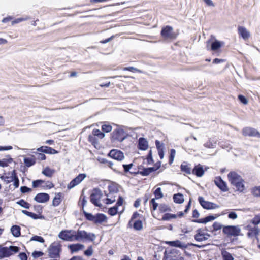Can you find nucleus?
Returning a JSON list of instances; mask_svg holds the SVG:
<instances>
[{"label":"nucleus","instance_id":"obj_4","mask_svg":"<svg viewBox=\"0 0 260 260\" xmlns=\"http://www.w3.org/2000/svg\"><path fill=\"white\" fill-rule=\"evenodd\" d=\"M96 238L94 233H88L84 230H78L76 231L75 240L77 241H93Z\"/></svg>","mask_w":260,"mask_h":260},{"label":"nucleus","instance_id":"obj_47","mask_svg":"<svg viewBox=\"0 0 260 260\" xmlns=\"http://www.w3.org/2000/svg\"><path fill=\"white\" fill-rule=\"evenodd\" d=\"M177 217L176 214H173L171 213H165L162 217V220L164 221L169 220L172 218H176Z\"/></svg>","mask_w":260,"mask_h":260},{"label":"nucleus","instance_id":"obj_53","mask_svg":"<svg viewBox=\"0 0 260 260\" xmlns=\"http://www.w3.org/2000/svg\"><path fill=\"white\" fill-rule=\"evenodd\" d=\"M20 190L22 193L25 194L31 192L32 189L27 186H22L20 188Z\"/></svg>","mask_w":260,"mask_h":260},{"label":"nucleus","instance_id":"obj_64","mask_svg":"<svg viewBox=\"0 0 260 260\" xmlns=\"http://www.w3.org/2000/svg\"><path fill=\"white\" fill-rule=\"evenodd\" d=\"M18 256L21 260H27L28 259L27 255L24 252H20Z\"/></svg>","mask_w":260,"mask_h":260},{"label":"nucleus","instance_id":"obj_44","mask_svg":"<svg viewBox=\"0 0 260 260\" xmlns=\"http://www.w3.org/2000/svg\"><path fill=\"white\" fill-rule=\"evenodd\" d=\"M221 255L223 260H234V257L232 254L226 250L222 251Z\"/></svg>","mask_w":260,"mask_h":260},{"label":"nucleus","instance_id":"obj_1","mask_svg":"<svg viewBox=\"0 0 260 260\" xmlns=\"http://www.w3.org/2000/svg\"><path fill=\"white\" fill-rule=\"evenodd\" d=\"M228 178L231 183L236 188L237 191L243 192L245 189L244 180L242 178L235 172L229 173Z\"/></svg>","mask_w":260,"mask_h":260},{"label":"nucleus","instance_id":"obj_37","mask_svg":"<svg viewBox=\"0 0 260 260\" xmlns=\"http://www.w3.org/2000/svg\"><path fill=\"white\" fill-rule=\"evenodd\" d=\"M55 171L54 169H51L49 167H46L42 171V173L46 177H51Z\"/></svg>","mask_w":260,"mask_h":260},{"label":"nucleus","instance_id":"obj_54","mask_svg":"<svg viewBox=\"0 0 260 260\" xmlns=\"http://www.w3.org/2000/svg\"><path fill=\"white\" fill-rule=\"evenodd\" d=\"M93 250L92 246H89L87 249L84 251V254L87 256H90L93 254Z\"/></svg>","mask_w":260,"mask_h":260},{"label":"nucleus","instance_id":"obj_56","mask_svg":"<svg viewBox=\"0 0 260 260\" xmlns=\"http://www.w3.org/2000/svg\"><path fill=\"white\" fill-rule=\"evenodd\" d=\"M44 253L42 251L35 250L32 253V256L35 259H37L39 257L43 256Z\"/></svg>","mask_w":260,"mask_h":260},{"label":"nucleus","instance_id":"obj_41","mask_svg":"<svg viewBox=\"0 0 260 260\" xmlns=\"http://www.w3.org/2000/svg\"><path fill=\"white\" fill-rule=\"evenodd\" d=\"M16 204L27 209H29L31 206V205L24 199L19 200L16 202Z\"/></svg>","mask_w":260,"mask_h":260},{"label":"nucleus","instance_id":"obj_46","mask_svg":"<svg viewBox=\"0 0 260 260\" xmlns=\"http://www.w3.org/2000/svg\"><path fill=\"white\" fill-rule=\"evenodd\" d=\"M221 47V44L219 41L216 40L211 43V48L212 50L216 51Z\"/></svg>","mask_w":260,"mask_h":260},{"label":"nucleus","instance_id":"obj_38","mask_svg":"<svg viewBox=\"0 0 260 260\" xmlns=\"http://www.w3.org/2000/svg\"><path fill=\"white\" fill-rule=\"evenodd\" d=\"M217 143V139L213 138H210L208 142L205 143L204 146L208 148H213L216 146Z\"/></svg>","mask_w":260,"mask_h":260},{"label":"nucleus","instance_id":"obj_58","mask_svg":"<svg viewBox=\"0 0 260 260\" xmlns=\"http://www.w3.org/2000/svg\"><path fill=\"white\" fill-rule=\"evenodd\" d=\"M150 205L153 211H155L157 209L158 205L155 202V198H153L150 201Z\"/></svg>","mask_w":260,"mask_h":260},{"label":"nucleus","instance_id":"obj_23","mask_svg":"<svg viewBox=\"0 0 260 260\" xmlns=\"http://www.w3.org/2000/svg\"><path fill=\"white\" fill-rule=\"evenodd\" d=\"M138 148L141 150H147L148 148L147 140L144 138H140L138 141Z\"/></svg>","mask_w":260,"mask_h":260},{"label":"nucleus","instance_id":"obj_49","mask_svg":"<svg viewBox=\"0 0 260 260\" xmlns=\"http://www.w3.org/2000/svg\"><path fill=\"white\" fill-rule=\"evenodd\" d=\"M159 210L160 212H165L166 211H170L171 208L165 204H161L159 206Z\"/></svg>","mask_w":260,"mask_h":260},{"label":"nucleus","instance_id":"obj_42","mask_svg":"<svg viewBox=\"0 0 260 260\" xmlns=\"http://www.w3.org/2000/svg\"><path fill=\"white\" fill-rule=\"evenodd\" d=\"M118 208L117 206L114 205L109 208L108 213L110 216H113L116 215L118 213Z\"/></svg>","mask_w":260,"mask_h":260},{"label":"nucleus","instance_id":"obj_20","mask_svg":"<svg viewBox=\"0 0 260 260\" xmlns=\"http://www.w3.org/2000/svg\"><path fill=\"white\" fill-rule=\"evenodd\" d=\"M120 186L116 182H110V184L108 186V190L110 194L117 193L119 191V189Z\"/></svg>","mask_w":260,"mask_h":260},{"label":"nucleus","instance_id":"obj_60","mask_svg":"<svg viewBox=\"0 0 260 260\" xmlns=\"http://www.w3.org/2000/svg\"><path fill=\"white\" fill-rule=\"evenodd\" d=\"M252 194L255 197H260V186L254 187L252 191Z\"/></svg>","mask_w":260,"mask_h":260},{"label":"nucleus","instance_id":"obj_13","mask_svg":"<svg viewBox=\"0 0 260 260\" xmlns=\"http://www.w3.org/2000/svg\"><path fill=\"white\" fill-rule=\"evenodd\" d=\"M242 134L245 136L260 138V133L255 128L246 127L242 129Z\"/></svg>","mask_w":260,"mask_h":260},{"label":"nucleus","instance_id":"obj_24","mask_svg":"<svg viewBox=\"0 0 260 260\" xmlns=\"http://www.w3.org/2000/svg\"><path fill=\"white\" fill-rule=\"evenodd\" d=\"M216 218V216L214 215H209L206 216L204 218L199 219H193L192 220V222L198 223H207L209 221H211L214 220Z\"/></svg>","mask_w":260,"mask_h":260},{"label":"nucleus","instance_id":"obj_63","mask_svg":"<svg viewBox=\"0 0 260 260\" xmlns=\"http://www.w3.org/2000/svg\"><path fill=\"white\" fill-rule=\"evenodd\" d=\"M110 198H107L105 200V203L107 205L111 204L115 202V197H113L112 196H110Z\"/></svg>","mask_w":260,"mask_h":260},{"label":"nucleus","instance_id":"obj_8","mask_svg":"<svg viewBox=\"0 0 260 260\" xmlns=\"http://www.w3.org/2000/svg\"><path fill=\"white\" fill-rule=\"evenodd\" d=\"M161 35L165 39L173 40L176 37L173 27L168 25L161 29Z\"/></svg>","mask_w":260,"mask_h":260},{"label":"nucleus","instance_id":"obj_14","mask_svg":"<svg viewBox=\"0 0 260 260\" xmlns=\"http://www.w3.org/2000/svg\"><path fill=\"white\" fill-rule=\"evenodd\" d=\"M50 196L48 193L40 192L37 193L34 198V200L39 203H46L49 201Z\"/></svg>","mask_w":260,"mask_h":260},{"label":"nucleus","instance_id":"obj_31","mask_svg":"<svg viewBox=\"0 0 260 260\" xmlns=\"http://www.w3.org/2000/svg\"><path fill=\"white\" fill-rule=\"evenodd\" d=\"M143 219L138 218L134 221L133 226L136 231H141L143 229V225L142 222Z\"/></svg>","mask_w":260,"mask_h":260},{"label":"nucleus","instance_id":"obj_61","mask_svg":"<svg viewBox=\"0 0 260 260\" xmlns=\"http://www.w3.org/2000/svg\"><path fill=\"white\" fill-rule=\"evenodd\" d=\"M137 218L140 219H143V217L142 215H140L138 212H135L133 214V215L131 217V221L133 220H136Z\"/></svg>","mask_w":260,"mask_h":260},{"label":"nucleus","instance_id":"obj_7","mask_svg":"<svg viewBox=\"0 0 260 260\" xmlns=\"http://www.w3.org/2000/svg\"><path fill=\"white\" fill-rule=\"evenodd\" d=\"M163 260H184V258L181 256L178 250L172 249L169 251H165Z\"/></svg>","mask_w":260,"mask_h":260},{"label":"nucleus","instance_id":"obj_9","mask_svg":"<svg viewBox=\"0 0 260 260\" xmlns=\"http://www.w3.org/2000/svg\"><path fill=\"white\" fill-rule=\"evenodd\" d=\"M241 230L238 226L228 225L224 226L223 232L228 236H237L239 235Z\"/></svg>","mask_w":260,"mask_h":260},{"label":"nucleus","instance_id":"obj_57","mask_svg":"<svg viewBox=\"0 0 260 260\" xmlns=\"http://www.w3.org/2000/svg\"><path fill=\"white\" fill-rule=\"evenodd\" d=\"M34 209L38 213V215L42 214L43 212V206L41 205H35L34 206Z\"/></svg>","mask_w":260,"mask_h":260},{"label":"nucleus","instance_id":"obj_15","mask_svg":"<svg viewBox=\"0 0 260 260\" xmlns=\"http://www.w3.org/2000/svg\"><path fill=\"white\" fill-rule=\"evenodd\" d=\"M37 151L48 154H55L58 153L57 150L48 146H42L38 148Z\"/></svg>","mask_w":260,"mask_h":260},{"label":"nucleus","instance_id":"obj_25","mask_svg":"<svg viewBox=\"0 0 260 260\" xmlns=\"http://www.w3.org/2000/svg\"><path fill=\"white\" fill-rule=\"evenodd\" d=\"M238 33L244 40L247 39L250 37V33L247 29L243 27L239 26L238 28Z\"/></svg>","mask_w":260,"mask_h":260},{"label":"nucleus","instance_id":"obj_11","mask_svg":"<svg viewBox=\"0 0 260 260\" xmlns=\"http://www.w3.org/2000/svg\"><path fill=\"white\" fill-rule=\"evenodd\" d=\"M198 201L202 207L206 209H214L219 207V206L215 203L205 201L203 197H199Z\"/></svg>","mask_w":260,"mask_h":260},{"label":"nucleus","instance_id":"obj_34","mask_svg":"<svg viewBox=\"0 0 260 260\" xmlns=\"http://www.w3.org/2000/svg\"><path fill=\"white\" fill-rule=\"evenodd\" d=\"M10 256V253H9L7 247H3L0 245V259L9 257Z\"/></svg>","mask_w":260,"mask_h":260},{"label":"nucleus","instance_id":"obj_35","mask_svg":"<svg viewBox=\"0 0 260 260\" xmlns=\"http://www.w3.org/2000/svg\"><path fill=\"white\" fill-rule=\"evenodd\" d=\"M181 170L188 174H190L191 173V168L190 164H188L186 162H183L180 166Z\"/></svg>","mask_w":260,"mask_h":260},{"label":"nucleus","instance_id":"obj_32","mask_svg":"<svg viewBox=\"0 0 260 260\" xmlns=\"http://www.w3.org/2000/svg\"><path fill=\"white\" fill-rule=\"evenodd\" d=\"M210 236V235L208 233H206V234H201L199 233L198 235H194V237L197 242H202L207 240Z\"/></svg>","mask_w":260,"mask_h":260},{"label":"nucleus","instance_id":"obj_22","mask_svg":"<svg viewBox=\"0 0 260 260\" xmlns=\"http://www.w3.org/2000/svg\"><path fill=\"white\" fill-rule=\"evenodd\" d=\"M63 198V196L62 193H56L55 197L53 198L52 205L54 207L58 206L61 203Z\"/></svg>","mask_w":260,"mask_h":260},{"label":"nucleus","instance_id":"obj_17","mask_svg":"<svg viewBox=\"0 0 260 260\" xmlns=\"http://www.w3.org/2000/svg\"><path fill=\"white\" fill-rule=\"evenodd\" d=\"M85 246L81 243L71 244L68 246V248L70 249L71 254H74L82 250L84 248Z\"/></svg>","mask_w":260,"mask_h":260},{"label":"nucleus","instance_id":"obj_2","mask_svg":"<svg viewBox=\"0 0 260 260\" xmlns=\"http://www.w3.org/2000/svg\"><path fill=\"white\" fill-rule=\"evenodd\" d=\"M84 212L85 218L88 221L93 222L95 224H102L107 220V216L103 213H98L93 215L91 213Z\"/></svg>","mask_w":260,"mask_h":260},{"label":"nucleus","instance_id":"obj_45","mask_svg":"<svg viewBox=\"0 0 260 260\" xmlns=\"http://www.w3.org/2000/svg\"><path fill=\"white\" fill-rule=\"evenodd\" d=\"M45 181L42 179H37L34 180L32 182V187L34 188L39 187Z\"/></svg>","mask_w":260,"mask_h":260},{"label":"nucleus","instance_id":"obj_18","mask_svg":"<svg viewBox=\"0 0 260 260\" xmlns=\"http://www.w3.org/2000/svg\"><path fill=\"white\" fill-rule=\"evenodd\" d=\"M102 196L101 190L99 188H94L90 195V202L92 203V202L100 200Z\"/></svg>","mask_w":260,"mask_h":260},{"label":"nucleus","instance_id":"obj_50","mask_svg":"<svg viewBox=\"0 0 260 260\" xmlns=\"http://www.w3.org/2000/svg\"><path fill=\"white\" fill-rule=\"evenodd\" d=\"M112 129V126L109 124H104L102 125V130L103 132L109 133Z\"/></svg>","mask_w":260,"mask_h":260},{"label":"nucleus","instance_id":"obj_40","mask_svg":"<svg viewBox=\"0 0 260 260\" xmlns=\"http://www.w3.org/2000/svg\"><path fill=\"white\" fill-rule=\"evenodd\" d=\"M10 253V256H12L19 252L20 248L18 246L11 245L9 247H7Z\"/></svg>","mask_w":260,"mask_h":260},{"label":"nucleus","instance_id":"obj_5","mask_svg":"<svg viewBox=\"0 0 260 260\" xmlns=\"http://www.w3.org/2000/svg\"><path fill=\"white\" fill-rule=\"evenodd\" d=\"M127 135L124 131L121 128H116L111 134L110 140L111 142H122L126 139Z\"/></svg>","mask_w":260,"mask_h":260},{"label":"nucleus","instance_id":"obj_27","mask_svg":"<svg viewBox=\"0 0 260 260\" xmlns=\"http://www.w3.org/2000/svg\"><path fill=\"white\" fill-rule=\"evenodd\" d=\"M23 161L26 167L28 168L35 165L36 162V158L33 155L30 157H25Z\"/></svg>","mask_w":260,"mask_h":260},{"label":"nucleus","instance_id":"obj_51","mask_svg":"<svg viewBox=\"0 0 260 260\" xmlns=\"http://www.w3.org/2000/svg\"><path fill=\"white\" fill-rule=\"evenodd\" d=\"M154 194L156 199H160L163 197V194L161 192V189L160 187L157 188L154 192Z\"/></svg>","mask_w":260,"mask_h":260},{"label":"nucleus","instance_id":"obj_39","mask_svg":"<svg viewBox=\"0 0 260 260\" xmlns=\"http://www.w3.org/2000/svg\"><path fill=\"white\" fill-rule=\"evenodd\" d=\"M173 200L175 203L178 204H181L184 201L183 194L180 193L174 194Z\"/></svg>","mask_w":260,"mask_h":260},{"label":"nucleus","instance_id":"obj_3","mask_svg":"<svg viewBox=\"0 0 260 260\" xmlns=\"http://www.w3.org/2000/svg\"><path fill=\"white\" fill-rule=\"evenodd\" d=\"M62 245L59 242L52 243L48 248V255L51 258H59L62 251Z\"/></svg>","mask_w":260,"mask_h":260},{"label":"nucleus","instance_id":"obj_28","mask_svg":"<svg viewBox=\"0 0 260 260\" xmlns=\"http://www.w3.org/2000/svg\"><path fill=\"white\" fill-rule=\"evenodd\" d=\"M160 168V163L158 164V167L156 168L155 167H149L147 168H144L141 171L140 173L142 176H146L149 175L153 171H155L158 169Z\"/></svg>","mask_w":260,"mask_h":260},{"label":"nucleus","instance_id":"obj_48","mask_svg":"<svg viewBox=\"0 0 260 260\" xmlns=\"http://www.w3.org/2000/svg\"><path fill=\"white\" fill-rule=\"evenodd\" d=\"M30 241H36L41 243H44L45 242V239H44V238L38 235L33 236L30 238Z\"/></svg>","mask_w":260,"mask_h":260},{"label":"nucleus","instance_id":"obj_52","mask_svg":"<svg viewBox=\"0 0 260 260\" xmlns=\"http://www.w3.org/2000/svg\"><path fill=\"white\" fill-rule=\"evenodd\" d=\"M88 140L93 145H95L98 143V140L93 135H89L88 137Z\"/></svg>","mask_w":260,"mask_h":260},{"label":"nucleus","instance_id":"obj_21","mask_svg":"<svg viewBox=\"0 0 260 260\" xmlns=\"http://www.w3.org/2000/svg\"><path fill=\"white\" fill-rule=\"evenodd\" d=\"M165 243L170 246L178 247L182 249L186 248L187 247V245L182 244L181 242L178 240L172 241H166Z\"/></svg>","mask_w":260,"mask_h":260},{"label":"nucleus","instance_id":"obj_6","mask_svg":"<svg viewBox=\"0 0 260 260\" xmlns=\"http://www.w3.org/2000/svg\"><path fill=\"white\" fill-rule=\"evenodd\" d=\"M76 231L73 230H63L58 235L59 239L64 241H76Z\"/></svg>","mask_w":260,"mask_h":260},{"label":"nucleus","instance_id":"obj_26","mask_svg":"<svg viewBox=\"0 0 260 260\" xmlns=\"http://www.w3.org/2000/svg\"><path fill=\"white\" fill-rule=\"evenodd\" d=\"M192 172L197 177H201L204 175V170L203 166L199 164L194 167Z\"/></svg>","mask_w":260,"mask_h":260},{"label":"nucleus","instance_id":"obj_59","mask_svg":"<svg viewBox=\"0 0 260 260\" xmlns=\"http://www.w3.org/2000/svg\"><path fill=\"white\" fill-rule=\"evenodd\" d=\"M35 154L37 155V159L40 160H44L46 159V156L43 153H38L33 152Z\"/></svg>","mask_w":260,"mask_h":260},{"label":"nucleus","instance_id":"obj_12","mask_svg":"<svg viewBox=\"0 0 260 260\" xmlns=\"http://www.w3.org/2000/svg\"><path fill=\"white\" fill-rule=\"evenodd\" d=\"M107 155L108 156L118 161H121L124 157L123 153L121 150L115 149L111 150Z\"/></svg>","mask_w":260,"mask_h":260},{"label":"nucleus","instance_id":"obj_62","mask_svg":"<svg viewBox=\"0 0 260 260\" xmlns=\"http://www.w3.org/2000/svg\"><path fill=\"white\" fill-rule=\"evenodd\" d=\"M7 179H11L12 180L18 179L17 173L15 170H13L11 172V176L10 177H7Z\"/></svg>","mask_w":260,"mask_h":260},{"label":"nucleus","instance_id":"obj_43","mask_svg":"<svg viewBox=\"0 0 260 260\" xmlns=\"http://www.w3.org/2000/svg\"><path fill=\"white\" fill-rule=\"evenodd\" d=\"M92 134L94 136H97L100 139L103 138L105 136L103 131H101L99 129H94L92 132Z\"/></svg>","mask_w":260,"mask_h":260},{"label":"nucleus","instance_id":"obj_33","mask_svg":"<svg viewBox=\"0 0 260 260\" xmlns=\"http://www.w3.org/2000/svg\"><path fill=\"white\" fill-rule=\"evenodd\" d=\"M259 232V230L258 227L255 226L254 227H250L248 229L247 235L249 237H252L257 236Z\"/></svg>","mask_w":260,"mask_h":260},{"label":"nucleus","instance_id":"obj_10","mask_svg":"<svg viewBox=\"0 0 260 260\" xmlns=\"http://www.w3.org/2000/svg\"><path fill=\"white\" fill-rule=\"evenodd\" d=\"M86 177V174L85 173H80L75 178L71 180L69 184L67 185V188L71 189L74 188L75 186L81 183Z\"/></svg>","mask_w":260,"mask_h":260},{"label":"nucleus","instance_id":"obj_29","mask_svg":"<svg viewBox=\"0 0 260 260\" xmlns=\"http://www.w3.org/2000/svg\"><path fill=\"white\" fill-rule=\"evenodd\" d=\"M7 158L0 159V167L5 168L8 166L9 164L13 161V159L11 157L10 155L6 156Z\"/></svg>","mask_w":260,"mask_h":260},{"label":"nucleus","instance_id":"obj_55","mask_svg":"<svg viewBox=\"0 0 260 260\" xmlns=\"http://www.w3.org/2000/svg\"><path fill=\"white\" fill-rule=\"evenodd\" d=\"M175 154H176L175 150L174 149H171L170 154V156H169V162L170 164H172V162H173L174 157L175 156Z\"/></svg>","mask_w":260,"mask_h":260},{"label":"nucleus","instance_id":"obj_36","mask_svg":"<svg viewBox=\"0 0 260 260\" xmlns=\"http://www.w3.org/2000/svg\"><path fill=\"white\" fill-rule=\"evenodd\" d=\"M87 203V200L86 199V196L82 194L80 198V201L79 202V205L81 207V211L82 212V214L84 216V212H86L84 210V206L86 205Z\"/></svg>","mask_w":260,"mask_h":260},{"label":"nucleus","instance_id":"obj_16","mask_svg":"<svg viewBox=\"0 0 260 260\" xmlns=\"http://www.w3.org/2000/svg\"><path fill=\"white\" fill-rule=\"evenodd\" d=\"M214 183L222 191L225 192L228 191V188L226 184L220 177H216L214 179Z\"/></svg>","mask_w":260,"mask_h":260},{"label":"nucleus","instance_id":"obj_19","mask_svg":"<svg viewBox=\"0 0 260 260\" xmlns=\"http://www.w3.org/2000/svg\"><path fill=\"white\" fill-rule=\"evenodd\" d=\"M21 212L23 214L31 218L34 220L45 219V217L42 214L38 215L34 212H29L26 210H22Z\"/></svg>","mask_w":260,"mask_h":260},{"label":"nucleus","instance_id":"obj_30","mask_svg":"<svg viewBox=\"0 0 260 260\" xmlns=\"http://www.w3.org/2000/svg\"><path fill=\"white\" fill-rule=\"evenodd\" d=\"M21 228L17 225H13L11 228V232L15 237H18L21 235Z\"/></svg>","mask_w":260,"mask_h":260}]
</instances>
